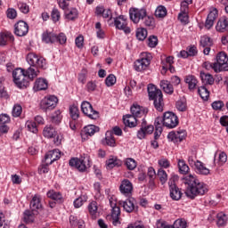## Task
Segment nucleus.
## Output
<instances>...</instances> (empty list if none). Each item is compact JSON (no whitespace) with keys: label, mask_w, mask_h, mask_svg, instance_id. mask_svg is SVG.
Wrapping results in <instances>:
<instances>
[{"label":"nucleus","mask_w":228,"mask_h":228,"mask_svg":"<svg viewBox=\"0 0 228 228\" xmlns=\"http://www.w3.org/2000/svg\"><path fill=\"white\" fill-rule=\"evenodd\" d=\"M183 183L186 186L185 195L188 199H195L198 195L208 193V185L197 179L193 175H188L183 178Z\"/></svg>","instance_id":"obj_1"},{"label":"nucleus","mask_w":228,"mask_h":228,"mask_svg":"<svg viewBox=\"0 0 228 228\" xmlns=\"http://www.w3.org/2000/svg\"><path fill=\"white\" fill-rule=\"evenodd\" d=\"M148 95L150 101H153V106L157 111H163L165 102H163V93L160 89H157L152 84L148 85Z\"/></svg>","instance_id":"obj_2"},{"label":"nucleus","mask_w":228,"mask_h":228,"mask_svg":"<svg viewBox=\"0 0 228 228\" xmlns=\"http://www.w3.org/2000/svg\"><path fill=\"white\" fill-rule=\"evenodd\" d=\"M42 40L45 44H67V36L64 33L56 34L54 32L45 31L42 34Z\"/></svg>","instance_id":"obj_3"},{"label":"nucleus","mask_w":228,"mask_h":228,"mask_svg":"<svg viewBox=\"0 0 228 228\" xmlns=\"http://www.w3.org/2000/svg\"><path fill=\"white\" fill-rule=\"evenodd\" d=\"M12 77L18 88H28L29 86V80H28V75H26L25 69L17 68L12 71Z\"/></svg>","instance_id":"obj_4"},{"label":"nucleus","mask_w":228,"mask_h":228,"mask_svg":"<svg viewBox=\"0 0 228 228\" xmlns=\"http://www.w3.org/2000/svg\"><path fill=\"white\" fill-rule=\"evenodd\" d=\"M152 60V54L151 53L144 52L141 54V58L134 62V69L136 72H143L147 70L151 61Z\"/></svg>","instance_id":"obj_5"},{"label":"nucleus","mask_w":228,"mask_h":228,"mask_svg":"<svg viewBox=\"0 0 228 228\" xmlns=\"http://www.w3.org/2000/svg\"><path fill=\"white\" fill-rule=\"evenodd\" d=\"M228 56L225 52H219L216 56V61L214 62V71L224 72L228 70Z\"/></svg>","instance_id":"obj_6"},{"label":"nucleus","mask_w":228,"mask_h":228,"mask_svg":"<svg viewBox=\"0 0 228 228\" xmlns=\"http://www.w3.org/2000/svg\"><path fill=\"white\" fill-rule=\"evenodd\" d=\"M179 176L173 175L168 181V186H169V197L172 199V200H181L183 197V191L177 184H175V181H178Z\"/></svg>","instance_id":"obj_7"},{"label":"nucleus","mask_w":228,"mask_h":228,"mask_svg":"<svg viewBox=\"0 0 228 228\" xmlns=\"http://www.w3.org/2000/svg\"><path fill=\"white\" fill-rule=\"evenodd\" d=\"M109 200L111 208L110 220L113 225H120V207L117 206V201L113 198H110Z\"/></svg>","instance_id":"obj_8"},{"label":"nucleus","mask_w":228,"mask_h":228,"mask_svg":"<svg viewBox=\"0 0 228 228\" xmlns=\"http://www.w3.org/2000/svg\"><path fill=\"white\" fill-rule=\"evenodd\" d=\"M58 106V97L50 95L45 97L40 102V108L43 111H51Z\"/></svg>","instance_id":"obj_9"},{"label":"nucleus","mask_w":228,"mask_h":228,"mask_svg":"<svg viewBox=\"0 0 228 228\" xmlns=\"http://www.w3.org/2000/svg\"><path fill=\"white\" fill-rule=\"evenodd\" d=\"M179 125V118L174 112H165L163 115V126L169 129H174Z\"/></svg>","instance_id":"obj_10"},{"label":"nucleus","mask_w":228,"mask_h":228,"mask_svg":"<svg viewBox=\"0 0 228 228\" xmlns=\"http://www.w3.org/2000/svg\"><path fill=\"white\" fill-rule=\"evenodd\" d=\"M81 110L84 115L91 118V120H97L99 118V111L94 110V107L88 102H83L81 104Z\"/></svg>","instance_id":"obj_11"},{"label":"nucleus","mask_w":228,"mask_h":228,"mask_svg":"<svg viewBox=\"0 0 228 228\" xmlns=\"http://www.w3.org/2000/svg\"><path fill=\"white\" fill-rule=\"evenodd\" d=\"M119 206L123 208L126 213H133L138 211V206L136 205V200L134 198H128L126 200H119Z\"/></svg>","instance_id":"obj_12"},{"label":"nucleus","mask_w":228,"mask_h":228,"mask_svg":"<svg viewBox=\"0 0 228 228\" xmlns=\"http://www.w3.org/2000/svg\"><path fill=\"white\" fill-rule=\"evenodd\" d=\"M129 15L131 20H133L134 24H138L140 20L147 17V11L145 9L131 8L129 10Z\"/></svg>","instance_id":"obj_13"},{"label":"nucleus","mask_w":228,"mask_h":228,"mask_svg":"<svg viewBox=\"0 0 228 228\" xmlns=\"http://www.w3.org/2000/svg\"><path fill=\"white\" fill-rule=\"evenodd\" d=\"M114 26L117 29L124 31V33H126V35H129V33H131V28L127 27V17L124 15H120L114 19Z\"/></svg>","instance_id":"obj_14"},{"label":"nucleus","mask_w":228,"mask_h":228,"mask_svg":"<svg viewBox=\"0 0 228 228\" xmlns=\"http://www.w3.org/2000/svg\"><path fill=\"white\" fill-rule=\"evenodd\" d=\"M152 133H154V126L147 125V121L143 118L141 128L137 132V138H139V140H143L147 134H152Z\"/></svg>","instance_id":"obj_15"},{"label":"nucleus","mask_w":228,"mask_h":228,"mask_svg":"<svg viewBox=\"0 0 228 228\" xmlns=\"http://www.w3.org/2000/svg\"><path fill=\"white\" fill-rule=\"evenodd\" d=\"M29 32V25L24 20H20L14 25V35L16 37H26Z\"/></svg>","instance_id":"obj_16"},{"label":"nucleus","mask_w":228,"mask_h":228,"mask_svg":"<svg viewBox=\"0 0 228 228\" xmlns=\"http://www.w3.org/2000/svg\"><path fill=\"white\" fill-rule=\"evenodd\" d=\"M119 191L125 197H131L133 195V183L128 179L122 180L119 185Z\"/></svg>","instance_id":"obj_17"},{"label":"nucleus","mask_w":228,"mask_h":228,"mask_svg":"<svg viewBox=\"0 0 228 228\" xmlns=\"http://www.w3.org/2000/svg\"><path fill=\"white\" fill-rule=\"evenodd\" d=\"M130 111L132 115H134V117H136L137 118H141V117L147 116V113H149V109L145 107H142L137 103H134L130 108Z\"/></svg>","instance_id":"obj_18"},{"label":"nucleus","mask_w":228,"mask_h":228,"mask_svg":"<svg viewBox=\"0 0 228 228\" xmlns=\"http://www.w3.org/2000/svg\"><path fill=\"white\" fill-rule=\"evenodd\" d=\"M100 128L95 125H88L85 126L81 131V137L85 140L88 136H94L95 133H99Z\"/></svg>","instance_id":"obj_19"},{"label":"nucleus","mask_w":228,"mask_h":228,"mask_svg":"<svg viewBox=\"0 0 228 228\" xmlns=\"http://www.w3.org/2000/svg\"><path fill=\"white\" fill-rule=\"evenodd\" d=\"M61 158V152L60 150H53L50 151L45 156V161L46 165H53L54 161H58Z\"/></svg>","instance_id":"obj_20"},{"label":"nucleus","mask_w":228,"mask_h":228,"mask_svg":"<svg viewBox=\"0 0 228 228\" xmlns=\"http://www.w3.org/2000/svg\"><path fill=\"white\" fill-rule=\"evenodd\" d=\"M216 19H218V10L216 8H213L207 17L205 28H207V29H211Z\"/></svg>","instance_id":"obj_21"},{"label":"nucleus","mask_w":228,"mask_h":228,"mask_svg":"<svg viewBox=\"0 0 228 228\" xmlns=\"http://www.w3.org/2000/svg\"><path fill=\"white\" fill-rule=\"evenodd\" d=\"M186 137V132L184 130L182 131H172L167 134L168 140L170 142H174V143H177L179 142H183V139Z\"/></svg>","instance_id":"obj_22"},{"label":"nucleus","mask_w":228,"mask_h":228,"mask_svg":"<svg viewBox=\"0 0 228 228\" xmlns=\"http://www.w3.org/2000/svg\"><path fill=\"white\" fill-rule=\"evenodd\" d=\"M30 210L34 213H38L42 209V198L38 194H35L30 201Z\"/></svg>","instance_id":"obj_23"},{"label":"nucleus","mask_w":228,"mask_h":228,"mask_svg":"<svg viewBox=\"0 0 228 228\" xmlns=\"http://www.w3.org/2000/svg\"><path fill=\"white\" fill-rule=\"evenodd\" d=\"M69 167H75L79 172H85L87 168L85 160L79 159H71L69 162Z\"/></svg>","instance_id":"obj_24"},{"label":"nucleus","mask_w":228,"mask_h":228,"mask_svg":"<svg viewBox=\"0 0 228 228\" xmlns=\"http://www.w3.org/2000/svg\"><path fill=\"white\" fill-rule=\"evenodd\" d=\"M136 118V116L127 114L123 117V122L127 127H136V126H138V119Z\"/></svg>","instance_id":"obj_25"},{"label":"nucleus","mask_w":228,"mask_h":228,"mask_svg":"<svg viewBox=\"0 0 228 228\" xmlns=\"http://www.w3.org/2000/svg\"><path fill=\"white\" fill-rule=\"evenodd\" d=\"M216 31L219 33H225L228 30V20L227 17L224 16L220 18L216 26Z\"/></svg>","instance_id":"obj_26"},{"label":"nucleus","mask_w":228,"mask_h":228,"mask_svg":"<svg viewBox=\"0 0 228 228\" xmlns=\"http://www.w3.org/2000/svg\"><path fill=\"white\" fill-rule=\"evenodd\" d=\"M95 13L96 15H102L103 19H108L109 20L113 19V13L111 12V10L105 9L103 6H97Z\"/></svg>","instance_id":"obj_27"},{"label":"nucleus","mask_w":228,"mask_h":228,"mask_svg":"<svg viewBox=\"0 0 228 228\" xmlns=\"http://www.w3.org/2000/svg\"><path fill=\"white\" fill-rule=\"evenodd\" d=\"M46 195L48 199L55 200V202H58L59 204H61V202H63V195L60 191L50 190L47 191Z\"/></svg>","instance_id":"obj_28"},{"label":"nucleus","mask_w":228,"mask_h":228,"mask_svg":"<svg viewBox=\"0 0 228 228\" xmlns=\"http://www.w3.org/2000/svg\"><path fill=\"white\" fill-rule=\"evenodd\" d=\"M106 167L108 170H111L116 167H122V160L118 159L117 157H110L106 160Z\"/></svg>","instance_id":"obj_29"},{"label":"nucleus","mask_w":228,"mask_h":228,"mask_svg":"<svg viewBox=\"0 0 228 228\" xmlns=\"http://www.w3.org/2000/svg\"><path fill=\"white\" fill-rule=\"evenodd\" d=\"M184 82L186 85H188V89L189 90H195L197 88V84L199 81L197 80V77L193 75H188L184 77Z\"/></svg>","instance_id":"obj_30"},{"label":"nucleus","mask_w":228,"mask_h":228,"mask_svg":"<svg viewBox=\"0 0 228 228\" xmlns=\"http://www.w3.org/2000/svg\"><path fill=\"white\" fill-rule=\"evenodd\" d=\"M25 74L29 83V81H33V79H35V77H37L38 74H40V70L33 66H30L29 68H28L27 70H25Z\"/></svg>","instance_id":"obj_31"},{"label":"nucleus","mask_w":228,"mask_h":228,"mask_svg":"<svg viewBox=\"0 0 228 228\" xmlns=\"http://www.w3.org/2000/svg\"><path fill=\"white\" fill-rule=\"evenodd\" d=\"M195 170L197 174H200V175H209V168L206 167L204 163L200 160L196 161Z\"/></svg>","instance_id":"obj_32"},{"label":"nucleus","mask_w":228,"mask_h":228,"mask_svg":"<svg viewBox=\"0 0 228 228\" xmlns=\"http://www.w3.org/2000/svg\"><path fill=\"white\" fill-rule=\"evenodd\" d=\"M66 20H76L79 15V12H77V9L71 8L68 9L64 12Z\"/></svg>","instance_id":"obj_33"},{"label":"nucleus","mask_w":228,"mask_h":228,"mask_svg":"<svg viewBox=\"0 0 228 228\" xmlns=\"http://www.w3.org/2000/svg\"><path fill=\"white\" fill-rule=\"evenodd\" d=\"M160 88H162L165 94H168V95H172V94H174V86L170 84L168 80H161Z\"/></svg>","instance_id":"obj_34"},{"label":"nucleus","mask_w":228,"mask_h":228,"mask_svg":"<svg viewBox=\"0 0 228 228\" xmlns=\"http://www.w3.org/2000/svg\"><path fill=\"white\" fill-rule=\"evenodd\" d=\"M47 80L44 78H37L34 85V90L40 92L41 90H47Z\"/></svg>","instance_id":"obj_35"},{"label":"nucleus","mask_w":228,"mask_h":228,"mask_svg":"<svg viewBox=\"0 0 228 228\" xmlns=\"http://www.w3.org/2000/svg\"><path fill=\"white\" fill-rule=\"evenodd\" d=\"M228 217L224 212H220L216 215V225L217 227H225L227 225Z\"/></svg>","instance_id":"obj_36"},{"label":"nucleus","mask_w":228,"mask_h":228,"mask_svg":"<svg viewBox=\"0 0 228 228\" xmlns=\"http://www.w3.org/2000/svg\"><path fill=\"white\" fill-rule=\"evenodd\" d=\"M8 40H10L11 42H13V40H15V37H13V34H12V32L0 33V45H6Z\"/></svg>","instance_id":"obj_37"},{"label":"nucleus","mask_w":228,"mask_h":228,"mask_svg":"<svg viewBox=\"0 0 228 228\" xmlns=\"http://www.w3.org/2000/svg\"><path fill=\"white\" fill-rule=\"evenodd\" d=\"M200 78L204 85H213L215 83V77L209 73L200 72Z\"/></svg>","instance_id":"obj_38"},{"label":"nucleus","mask_w":228,"mask_h":228,"mask_svg":"<svg viewBox=\"0 0 228 228\" xmlns=\"http://www.w3.org/2000/svg\"><path fill=\"white\" fill-rule=\"evenodd\" d=\"M103 143L109 145V147H115L117 142H115V137H113V133L108 131L106 132L105 139L103 140Z\"/></svg>","instance_id":"obj_39"},{"label":"nucleus","mask_w":228,"mask_h":228,"mask_svg":"<svg viewBox=\"0 0 228 228\" xmlns=\"http://www.w3.org/2000/svg\"><path fill=\"white\" fill-rule=\"evenodd\" d=\"M167 7L164 5H159L155 10V17H157V19H165V17H167Z\"/></svg>","instance_id":"obj_40"},{"label":"nucleus","mask_w":228,"mask_h":228,"mask_svg":"<svg viewBox=\"0 0 228 228\" xmlns=\"http://www.w3.org/2000/svg\"><path fill=\"white\" fill-rule=\"evenodd\" d=\"M43 134L45 138H54L56 136V130L52 126H47L44 128Z\"/></svg>","instance_id":"obj_41"},{"label":"nucleus","mask_w":228,"mask_h":228,"mask_svg":"<svg viewBox=\"0 0 228 228\" xmlns=\"http://www.w3.org/2000/svg\"><path fill=\"white\" fill-rule=\"evenodd\" d=\"M86 200H88V196L86 194H81L78 198H77L74 200L73 202L74 208H81V206H83V204H85Z\"/></svg>","instance_id":"obj_42"},{"label":"nucleus","mask_w":228,"mask_h":228,"mask_svg":"<svg viewBox=\"0 0 228 228\" xmlns=\"http://www.w3.org/2000/svg\"><path fill=\"white\" fill-rule=\"evenodd\" d=\"M27 61L30 67H36L37 61H38V55L34 53H30L27 55Z\"/></svg>","instance_id":"obj_43"},{"label":"nucleus","mask_w":228,"mask_h":228,"mask_svg":"<svg viewBox=\"0 0 228 228\" xmlns=\"http://www.w3.org/2000/svg\"><path fill=\"white\" fill-rule=\"evenodd\" d=\"M157 177H159L161 184H165L167 181H168V175H167V171L163 168H159L157 173Z\"/></svg>","instance_id":"obj_44"},{"label":"nucleus","mask_w":228,"mask_h":228,"mask_svg":"<svg viewBox=\"0 0 228 228\" xmlns=\"http://www.w3.org/2000/svg\"><path fill=\"white\" fill-rule=\"evenodd\" d=\"M69 115L72 120H77L79 118V109L77 108V106H69Z\"/></svg>","instance_id":"obj_45"},{"label":"nucleus","mask_w":228,"mask_h":228,"mask_svg":"<svg viewBox=\"0 0 228 228\" xmlns=\"http://www.w3.org/2000/svg\"><path fill=\"white\" fill-rule=\"evenodd\" d=\"M198 94L203 101H208L209 99V91L206 86H200L198 88Z\"/></svg>","instance_id":"obj_46"},{"label":"nucleus","mask_w":228,"mask_h":228,"mask_svg":"<svg viewBox=\"0 0 228 228\" xmlns=\"http://www.w3.org/2000/svg\"><path fill=\"white\" fill-rule=\"evenodd\" d=\"M33 215H35V212L30 210H26L23 215L24 222H26V224H32V222H34L35 220Z\"/></svg>","instance_id":"obj_47"},{"label":"nucleus","mask_w":228,"mask_h":228,"mask_svg":"<svg viewBox=\"0 0 228 228\" xmlns=\"http://www.w3.org/2000/svg\"><path fill=\"white\" fill-rule=\"evenodd\" d=\"M200 45L201 47H211V45H213V41L211 40V37L208 36L201 37Z\"/></svg>","instance_id":"obj_48"},{"label":"nucleus","mask_w":228,"mask_h":228,"mask_svg":"<svg viewBox=\"0 0 228 228\" xmlns=\"http://www.w3.org/2000/svg\"><path fill=\"white\" fill-rule=\"evenodd\" d=\"M178 168L180 174H188V172H190V167L186 165V162L184 160L178 161Z\"/></svg>","instance_id":"obj_49"},{"label":"nucleus","mask_w":228,"mask_h":228,"mask_svg":"<svg viewBox=\"0 0 228 228\" xmlns=\"http://www.w3.org/2000/svg\"><path fill=\"white\" fill-rule=\"evenodd\" d=\"M136 38L141 42H143L147 38V29L138 28L136 31Z\"/></svg>","instance_id":"obj_50"},{"label":"nucleus","mask_w":228,"mask_h":228,"mask_svg":"<svg viewBox=\"0 0 228 228\" xmlns=\"http://www.w3.org/2000/svg\"><path fill=\"white\" fill-rule=\"evenodd\" d=\"M12 115L14 118L19 117L20 115H22V106L20 104L16 103L12 107Z\"/></svg>","instance_id":"obj_51"},{"label":"nucleus","mask_w":228,"mask_h":228,"mask_svg":"<svg viewBox=\"0 0 228 228\" xmlns=\"http://www.w3.org/2000/svg\"><path fill=\"white\" fill-rule=\"evenodd\" d=\"M51 121L53 124H60L61 122V111L55 110L51 117Z\"/></svg>","instance_id":"obj_52"},{"label":"nucleus","mask_w":228,"mask_h":228,"mask_svg":"<svg viewBox=\"0 0 228 228\" xmlns=\"http://www.w3.org/2000/svg\"><path fill=\"white\" fill-rule=\"evenodd\" d=\"M178 20L183 25L188 24L189 22V16L188 12L180 11V13L178 14Z\"/></svg>","instance_id":"obj_53"},{"label":"nucleus","mask_w":228,"mask_h":228,"mask_svg":"<svg viewBox=\"0 0 228 228\" xmlns=\"http://www.w3.org/2000/svg\"><path fill=\"white\" fill-rule=\"evenodd\" d=\"M176 109L178 110V111H186V110H188L186 100H178L176 102Z\"/></svg>","instance_id":"obj_54"},{"label":"nucleus","mask_w":228,"mask_h":228,"mask_svg":"<svg viewBox=\"0 0 228 228\" xmlns=\"http://www.w3.org/2000/svg\"><path fill=\"white\" fill-rule=\"evenodd\" d=\"M26 127L30 131V133H38V128L37 127V123L34 121H27Z\"/></svg>","instance_id":"obj_55"},{"label":"nucleus","mask_w":228,"mask_h":228,"mask_svg":"<svg viewBox=\"0 0 228 228\" xmlns=\"http://www.w3.org/2000/svg\"><path fill=\"white\" fill-rule=\"evenodd\" d=\"M18 8L21 13H24L25 15L29 13V5L24 2H19L18 3Z\"/></svg>","instance_id":"obj_56"},{"label":"nucleus","mask_w":228,"mask_h":228,"mask_svg":"<svg viewBox=\"0 0 228 228\" xmlns=\"http://www.w3.org/2000/svg\"><path fill=\"white\" fill-rule=\"evenodd\" d=\"M174 228H186L188 224L186 223V220L180 218L176 219L174 224Z\"/></svg>","instance_id":"obj_57"},{"label":"nucleus","mask_w":228,"mask_h":228,"mask_svg":"<svg viewBox=\"0 0 228 228\" xmlns=\"http://www.w3.org/2000/svg\"><path fill=\"white\" fill-rule=\"evenodd\" d=\"M115 83H117V77L113 74L109 75L105 79L106 86H113Z\"/></svg>","instance_id":"obj_58"},{"label":"nucleus","mask_w":228,"mask_h":228,"mask_svg":"<svg viewBox=\"0 0 228 228\" xmlns=\"http://www.w3.org/2000/svg\"><path fill=\"white\" fill-rule=\"evenodd\" d=\"M144 24L145 26L150 28V29H154V28H156V22L154 21V18L152 17L145 16Z\"/></svg>","instance_id":"obj_59"},{"label":"nucleus","mask_w":228,"mask_h":228,"mask_svg":"<svg viewBox=\"0 0 228 228\" xmlns=\"http://www.w3.org/2000/svg\"><path fill=\"white\" fill-rule=\"evenodd\" d=\"M97 201H92L89 205H88V211L90 213V215H92L93 216L97 215Z\"/></svg>","instance_id":"obj_60"},{"label":"nucleus","mask_w":228,"mask_h":228,"mask_svg":"<svg viewBox=\"0 0 228 228\" xmlns=\"http://www.w3.org/2000/svg\"><path fill=\"white\" fill-rule=\"evenodd\" d=\"M158 45V37L156 36H150L148 37V46L151 49H154Z\"/></svg>","instance_id":"obj_61"},{"label":"nucleus","mask_w":228,"mask_h":228,"mask_svg":"<svg viewBox=\"0 0 228 228\" xmlns=\"http://www.w3.org/2000/svg\"><path fill=\"white\" fill-rule=\"evenodd\" d=\"M6 16L7 19H10L11 20L17 19V10L14 8H8L6 11Z\"/></svg>","instance_id":"obj_62"},{"label":"nucleus","mask_w":228,"mask_h":228,"mask_svg":"<svg viewBox=\"0 0 228 228\" xmlns=\"http://www.w3.org/2000/svg\"><path fill=\"white\" fill-rule=\"evenodd\" d=\"M126 166L128 170H134L136 168V160L133 159H127L126 160Z\"/></svg>","instance_id":"obj_63"},{"label":"nucleus","mask_w":228,"mask_h":228,"mask_svg":"<svg viewBox=\"0 0 228 228\" xmlns=\"http://www.w3.org/2000/svg\"><path fill=\"white\" fill-rule=\"evenodd\" d=\"M51 18L53 22H58V20H60L61 18L60 11H58V9L56 8L53 9Z\"/></svg>","instance_id":"obj_64"}]
</instances>
